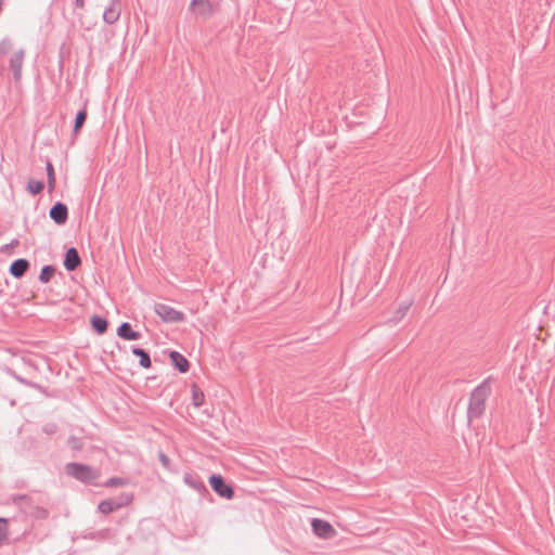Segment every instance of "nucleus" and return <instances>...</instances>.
<instances>
[{"label":"nucleus","mask_w":555,"mask_h":555,"mask_svg":"<svg viewBox=\"0 0 555 555\" xmlns=\"http://www.w3.org/2000/svg\"><path fill=\"white\" fill-rule=\"evenodd\" d=\"M155 313L164 321L168 323H178L184 320V314L175 308L165 305L156 304L154 307Z\"/></svg>","instance_id":"obj_3"},{"label":"nucleus","mask_w":555,"mask_h":555,"mask_svg":"<svg viewBox=\"0 0 555 555\" xmlns=\"http://www.w3.org/2000/svg\"><path fill=\"white\" fill-rule=\"evenodd\" d=\"M63 263L68 271H74L80 266L81 260L76 248L72 247L67 249Z\"/></svg>","instance_id":"obj_10"},{"label":"nucleus","mask_w":555,"mask_h":555,"mask_svg":"<svg viewBox=\"0 0 555 555\" xmlns=\"http://www.w3.org/2000/svg\"><path fill=\"white\" fill-rule=\"evenodd\" d=\"M183 480L189 487H191L194 490H197V491L206 490L205 485L201 480H198L197 478H195L194 476H192L190 474H185L183 476Z\"/></svg>","instance_id":"obj_19"},{"label":"nucleus","mask_w":555,"mask_h":555,"mask_svg":"<svg viewBox=\"0 0 555 555\" xmlns=\"http://www.w3.org/2000/svg\"><path fill=\"white\" fill-rule=\"evenodd\" d=\"M112 500L116 504H118V509H119V508H121L124 506L129 505L132 502V500H133V495H132V493L122 492L118 496L112 498Z\"/></svg>","instance_id":"obj_21"},{"label":"nucleus","mask_w":555,"mask_h":555,"mask_svg":"<svg viewBox=\"0 0 555 555\" xmlns=\"http://www.w3.org/2000/svg\"><path fill=\"white\" fill-rule=\"evenodd\" d=\"M411 305H412V301L401 302L399 305V307L397 308V310L395 311L392 318H390L388 320V323H390V324L399 323L405 317V314L409 311Z\"/></svg>","instance_id":"obj_13"},{"label":"nucleus","mask_w":555,"mask_h":555,"mask_svg":"<svg viewBox=\"0 0 555 555\" xmlns=\"http://www.w3.org/2000/svg\"><path fill=\"white\" fill-rule=\"evenodd\" d=\"M91 324H92V327L93 330L98 333V334H104L107 330V321L104 319V318H101L99 315H93L91 318Z\"/></svg>","instance_id":"obj_16"},{"label":"nucleus","mask_w":555,"mask_h":555,"mask_svg":"<svg viewBox=\"0 0 555 555\" xmlns=\"http://www.w3.org/2000/svg\"><path fill=\"white\" fill-rule=\"evenodd\" d=\"M25 59V50L18 49L9 59V67L13 73V78L17 82L22 78V67Z\"/></svg>","instance_id":"obj_6"},{"label":"nucleus","mask_w":555,"mask_h":555,"mask_svg":"<svg viewBox=\"0 0 555 555\" xmlns=\"http://www.w3.org/2000/svg\"><path fill=\"white\" fill-rule=\"evenodd\" d=\"M125 483H126L125 479L119 478V477H113L106 481L105 486L106 487H118V486H124Z\"/></svg>","instance_id":"obj_27"},{"label":"nucleus","mask_w":555,"mask_h":555,"mask_svg":"<svg viewBox=\"0 0 555 555\" xmlns=\"http://www.w3.org/2000/svg\"><path fill=\"white\" fill-rule=\"evenodd\" d=\"M190 9L197 15L207 17L216 11L217 5L209 0H193Z\"/></svg>","instance_id":"obj_7"},{"label":"nucleus","mask_w":555,"mask_h":555,"mask_svg":"<svg viewBox=\"0 0 555 555\" xmlns=\"http://www.w3.org/2000/svg\"><path fill=\"white\" fill-rule=\"evenodd\" d=\"M44 188V184L42 181L30 179L27 183V190L33 194L37 195L39 194Z\"/></svg>","instance_id":"obj_23"},{"label":"nucleus","mask_w":555,"mask_h":555,"mask_svg":"<svg viewBox=\"0 0 555 555\" xmlns=\"http://www.w3.org/2000/svg\"><path fill=\"white\" fill-rule=\"evenodd\" d=\"M13 48V41L10 38H3L0 41V54L9 53Z\"/></svg>","instance_id":"obj_25"},{"label":"nucleus","mask_w":555,"mask_h":555,"mask_svg":"<svg viewBox=\"0 0 555 555\" xmlns=\"http://www.w3.org/2000/svg\"><path fill=\"white\" fill-rule=\"evenodd\" d=\"M132 353L140 359V365L144 369L151 367V358L150 354L142 348L133 347Z\"/></svg>","instance_id":"obj_15"},{"label":"nucleus","mask_w":555,"mask_h":555,"mask_svg":"<svg viewBox=\"0 0 555 555\" xmlns=\"http://www.w3.org/2000/svg\"><path fill=\"white\" fill-rule=\"evenodd\" d=\"M159 461L162 462V464L165 466V467H168L169 466V459L166 454H164L163 452L159 453Z\"/></svg>","instance_id":"obj_30"},{"label":"nucleus","mask_w":555,"mask_h":555,"mask_svg":"<svg viewBox=\"0 0 555 555\" xmlns=\"http://www.w3.org/2000/svg\"><path fill=\"white\" fill-rule=\"evenodd\" d=\"M7 539V520L0 518V544Z\"/></svg>","instance_id":"obj_28"},{"label":"nucleus","mask_w":555,"mask_h":555,"mask_svg":"<svg viewBox=\"0 0 555 555\" xmlns=\"http://www.w3.org/2000/svg\"><path fill=\"white\" fill-rule=\"evenodd\" d=\"M50 218L59 225L64 224L68 218L67 206L63 203H55L50 209Z\"/></svg>","instance_id":"obj_9"},{"label":"nucleus","mask_w":555,"mask_h":555,"mask_svg":"<svg viewBox=\"0 0 555 555\" xmlns=\"http://www.w3.org/2000/svg\"><path fill=\"white\" fill-rule=\"evenodd\" d=\"M57 430V426L54 423H48L42 427V431L47 435H54Z\"/></svg>","instance_id":"obj_29"},{"label":"nucleus","mask_w":555,"mask_h":555,"mask_svg":"<svg viewBox=\"0 0 555 555\" xmlns=\"http://www.w3.org/2000/svg\"><path fill=\"white\" fill-rule=\"evenodd\" d=\"M47 176L49 190H53L55 185L54 168L50 162L47 163Z\"/></svg>","instance_id":"obj_24"},{"label":"nucleus","mask_w":555,"mask_h":555,"mask_svg":"<svg viewBox=\"0 0 555 555\" xmlns=\"http://www.w3.org/2000/svg\"><path fill=\"white\" fill-rule=\"evenodd\" d=\"M490 393L489 379L483 380L470 393L469 404L467 408V417L469 421L478 418L485 411L486 400Z\"/></svg>","instance_id":"obj_1"},{"label":"nucleus","mask_w":555,"mask_h":555,"mask_svg":"<svg viewBox=\"0 0 555 555\" xmlns=\"http://www.w3.org/2000/svg\"><path fill=\"white\" fill-rule=\"evenodd\" d=\"M65 469L69 476L82 482H92L100 476L99 470L80 463H68Z\"/></svg>","instance_id":"obj_2"},{"label":"nucleus","mask_w":555,"mask_h":555,"mask_svg":"<svg viewBox=\"0 0 555 555\" xmlns=\"http://www.w3.org/2000/svg\"><path fill=\"white\" fill-rule=\"evenodd\" d=\"M68 446L73 449V450H81L82 447H83V443L81 441V439L77 438V437H74V436H70L68 438Z\"/></svg>","instance_id":"obj_26"},{"label":"nucleus","mask_w":555,"mask_h":555,"mask_svg":"<svg viewBox=\"0 0 555 555\" xmlns=\"http://www.w3.org/2000/svg\"><path fill=\"white\" fill-rule=\"evenodd\" d=\"M86 119H87V108L85 105L83 108L80 109L76 115L75 122H74V132L75 133L79 132V130L83 126Z\"/></svg>","instance_id":"obj_20"},{"label":"nucleus","mask_w":555,"mask_h":555,"mask_svg":"<svg viewBox=\"0 0 555 555\" xmlns=\"http://www.w3.org/2000/svg\"><path fill=\"white\" fill-rule=\"evenodd\" d=\"M28 268L29 261L27 259L20 258L11 263L9 271L14 278L20 279L26 273Z\"/></svg>","instance_id":"obj_12"},{"label":"nucleus","mask_w":555,"mask_h":555,"mask_svg":"<svg viewBox=\"0 0 555 555\" xmlns=\"http://www.w3.org/2000/svg\"><path fill=\"white\" fill-rule=\"evenodd\" d=\"M121 13V2L120 0H111L109 5L105 9L103 13V20L105 23L113 25L115 24Z\"/></svg>","instance_id":"obj_8"},{"label":"nucleus","mask_w":555,"mask_h":555,"mask_svg":"<svg viewBox=\"0 0 555 555\" xmlns=\"http://www.w3.org/2000/svg\"><path fill=\"white\" fill-rule=\"evenodd\" d=\"M98 508L102 514L107 515L109 513L117 511L118 504H116L111 498L100 502Z\"/></svg>","instance_id":"obj_18"},{"label":"nucleus","mask_w":555,"mask_h":555,"mask_svg":"<svg viewBox=\"0 0 555 555\" xmlns=\"http://www.w3.org/2000/svg\"><path fill=\"white\" fill-rule=\"evenodd\" d=\"M170 359L173 365L181 372L185 373L189 370V361L178 351L170 352Z\"/></svg>","instance_id":"obj_14"},{"label":"nucleus","mask_w":555,"mask_h":555,"mask_svg":"<svg viewBox=\"0 0 555 555\" xmlns=\"http://www.w3.org/2000/svg\"><path fill=\"white\" fill-rule=\"evenodd\" d=\"M204 402H205L204 392L202 391V389L198 386L193 385L192 386V403H193V405L196 408H199L204 404Z\"/></svg>","instance_id":"obj_17"},{"label":"nucleus","mask_w":555,"mask_h":555,"mask_svg":"<svg viewBox=\"0 0 555 555\" xmlns=\"http://www.w3.org/2000/svg\"><path fill=\"white\" fill-rule=\"evenodd\" d=\"M117 335L126 340H138L141 338V333L133 331L128 322L121 323L117 328Z\"/></svg>","instance_id":"obj_11"},{"label":"nucleus","mask_w":555,"mask_h":555,"mask_svg":"<svg viewBox=\"0 0 555 555\" xmlns=\"http://www.w3.org/2000/svg\"><path fill=\"white\" fill-rule=\"evenodd\" d=\"M209 483L212 490L218 493L220 496L225 498L228 500L234 496V490L231 486L227 485L223 477L220 475H211L209 478Z\"/></svg>","instance_id":"obj_4"},{"label":"nucleus","mask_w":555,"mask_h":555,"mask_svg":"<svg viewBox=\"0 0 555 555\" xmlns=\"http://www.w3.org/2000/svg\"><path fill=\"white\" fill-rule=\"evenodd\" d=\"M311 527L315 535L322 539H331L336 535V530L334 527L322 519L313 518L311 521Z\"/></svg>","instance_id":"obj_5"},{"label":"nucleus","mask_w":555,"mask_h":555,"mask_svg":"<svg viewBox=\"0 0 555 555\" xmlns=\"http://www.w3.org/2000/svg\"><path fill=\"white\" fill-rule=\"evenodd\" d=\"M54 273H55V268L53 266H44L41 269V272L39 275L40 282L48 283L52 279Z\"/></svg>","instance_id":"obj_22"},{"label":"nucleus","mask_w":555,"mask_h":555,"mask_svg":"<svg viewBox=\"0 0 555 555\" xmlns=\"http://www.w3.org/2000/svg\"><path fill=\"white\" fill-rule=\"evenodd\" d=\"M75 5L77 8H83L85 7V0H75Z\"/></svg>","instance_id":"obj_31"}]
</instances>
